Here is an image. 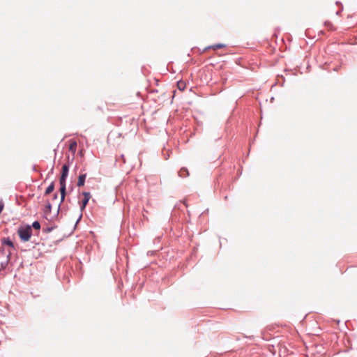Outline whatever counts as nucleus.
Masks as SVG:
<instances>
[{
    "mask_svg": "<svg viewBox=\"0 0 357 357\" xmlns=\"http://www.w3.org/2000/svg\"><path fill=\"white\" fill-rule=\"evenodd\" d=\"M69 171V167L68 165L65 164L62 167L61 170V175L60 177V192H61V201L59 202V206L61 204V202H63L66 196V180Z\"/></svg>",
    "mask_w": 357,
    "mask_h": 357,
    "instance_id": "f257e3e1",
    "label": "nucleus"
},
{
    "mask_svg": "<svg viewBox=\"0 0 357 357\" xmlns=\"http://www.w3.org/2000/svg\"><path fill=\"white\" fill-rule=\"evenodd\" d=\"M18 235L22 241L26 242L30 240L32 235V229L29 225L21 227L17 231Z\"/></svg>",
    "mask_w": 357,
    "mask_h": 357,
    "instance_id": "f03ea898",
    "label": "nucleus"
},
{
    "mask_svg": "<svg viewBox=\"0 0 357 357\" xmlns=\"http://www.w3.org/2000/svg\"><path fill=\"white\" fill-rule=\"evenodd\" d=\"M82 195L84 196V199L82 200V206H81V210L82 211L85 208V207L87 205L89 199L91 197L90 192H82Z\"/></svg>",
    "mask_w": 357,
    "mask_h": 357,
    "instance_id": "7ed1b4c3",
    "label": "nucleus"
},
{
    "mask_svg": "<svg viewBox=\"0 0 357 357\" xmlns=\"http://www.w3.org/2000/svg\"><path fill=\"white\" fill-rule=\"evenodd\" d=\"M86 177V175L85 174H81L79 176L78 181H77V185L79 187L83 186L84 185Z\"/></svg>",
    "mask_w": 357,
    "mask_h": 357,
    "instance_id": "20e7f679",
    "label": "nucleus"
},
{
    "mask_svg": "<svg viewBox=\"0 0 357 357\" xmlns=\"http://www.w3.org/2000/svg\"><path fill=\"white\" fill-rule=\"evenodd\" d=\"M77 144L75 141L70 142V146H69V151L73 153V154H75L77 150Z\"/></svg>",
    "mask_w": 357,
    "mask_h": 357,
    "instance_id": "39448f33",
    "label": "nucleus"
},
{
    "mask_svg": "<svg viewBox=\"0 0 357 357\" xmlns=\"http://www.w3.org/2000/svg\"><path fill=\"white\" fill-rule=\"evenodd\" d=\"M178 174L181 177H186L189 175V173L187 169L181 168L178 172Z\"/></svg>",
    "mask_w": 357,
    "mask_h": 357,
    "instance_id": "423d86ee",
    "label": "nucleus"
},
{
    "mask_svg": "<svg viewBox=\"0 0 357 357\" xmlns=\"http://www.w3.org/2000/svg\"><path fill=\"white\" fill-rule=\"evenodd\" d=\"M177 86L179 90L183 91V90H185V89L186 87V84L183 81H179L177 82Z\"/></svg>",
    "mask_w": 357,
    "mask_h": 357,
    "instance_id": "0eeeda50",
    "label": "nucleus"
},
{
    "mask_svg": "<svg viewBox=\"0 0 357 357\" xmlns=\"http://www.w3.org/2000/svg\"><path fill=\"white\" fill-rule=\"evenodd\" d=\"M225 47V45L224 44H221V43H218V44H215L213 45H211L210 47H208V48H211L214 50H216L218 49H221V48H223Z\"/></svg>",
    "mask_w": 357,
    "mask_h": 357,
    "instance_id": "6e6552de",
    "label": "nucleus"
},
{
    "mask_svg": "<svg viewBox=\"0 0 357 357\" xmlns=\"http://www.w3.org/2000/svg\"><path fill=\"white\" fill-rule=\"evenodd\" d=\"M2 243L4 245H7L9 247L13 248V243L9 238H3L2 239Z\"/></svg>",
    "mask_w": 357,
    "mask_h": 357,
    "instance_id": "1a4fd4ad",
    "label": "nucleus"
},
{
    "mask_svg": "<svg viewBox=\"0 0 357 357\" xmlns=\"http://www.w3.org/2000/svg\"><path fill=\"white\" fill-rule=\"evenodd\" d=\"M54 189V185L53 183H52L46 189L45 195H49L50 194Z\"/></svg>",
    "mask_w": 357,
    "mask_h": 357,
    "instance_id": "9d476101",
    "label": "nucleus"
},
{
    "mask_svg": "<svg viewBox=\"0 0 357 357\" xmlns=\"http://www.w3.org/2000/svg\"><path fill=\"white\" fill-rule=\"evenodd\" d=\"M52 209V204L50 202H47L45 206V213H50Z\"/></svg>",
    "mask_w": 357,
    "mask_h": 357,
    "instance_id": "9b49d317",
    "label": "nucleus"
},
{
    "mask_svg": "<svg viewBox=\"0 0 357 357\" xmlns=\"http://www.w3.org/2000/svg\"><path fill=\"white\" fill-rule=\"evenodd\" d=\"M32 227L35 229H40V224L39 223V222L38 221H35L33 222L32 224Z\"/></svg>",
    "mask_w": 357,
    "mask_h": 357,
    "instance_id": "f8f14e48",
    "label": "nucleus"
},
{
    "mask_svg": "<svg viewBox=\"0 0 357 357\" xmlns=\"http://www.w3.org/2000/svg\"><path fill=\"white\" fill-rule=\"evenodd\" d=\"M3 207H4V205H3V202L0 201V213L3 211Z\"/></svg>",
    "mask_w": 357,
    "mask_h": 357,
    "instance_id": "ddd939ff",
    "label": "nucleus"
},
{
    "mask_svg": "<svg viewBox=\"0 0 357 357\" xmlns=\"http://www.w3.org/2000/svg\"><path fill=\"white\" fill-rule=\"evenodd\" d=\"M325 26H326L329 27L330 29H331L332 24L331 22H327L325 23Z\"/></svg>",
    "mask_w": 357,
    "mask_h": 357,
    "instance_id": "4468645a",
    "label": "nucleus"
},
{
    "mask_svg": "<svg viewBox=\"0 0 357 357\" xmlns=\"http://www.w3.org/2000/svg\"><path fill=\"white\" fill-rule=\"evenodd\" d=\"M57 197H58L57 194H54V197H53V199H57Z\"/></svg>",
    "mask_w": 357,
    "mask_h": 357,
    "instance_id": "2eb2a0df",
    "label": "nucleus"
}]
</instances>
